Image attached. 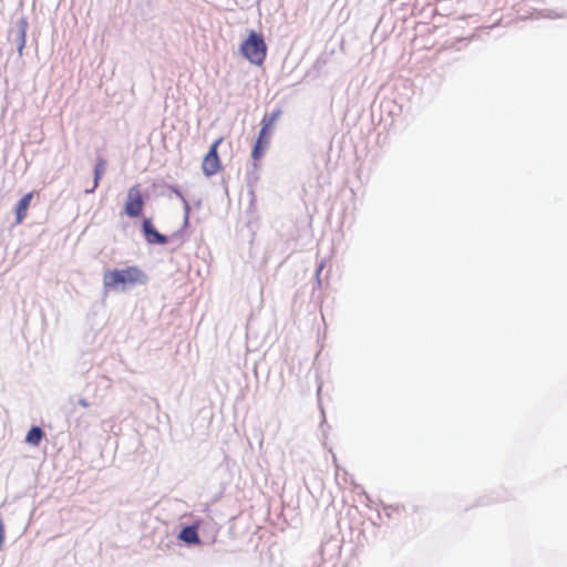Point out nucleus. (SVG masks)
<instances>
[{"label": "nucleus", "instance_id": "obj_8", "mask_svg": "<svg viewBox=\"0 0 567 567\" xmlns=\"http://www.w3.org/2000/svg\"><path fill=\"white\" fill-rule=\"evenodd\" d=\"M199 522H196L192 526L184 527L178 535V538L186 544H200V539L198 536Z\"/></svg>", "mask_w": 567, "mask_h": 567}, {"label": "nucleus", "instance_id": "obj_5", "mask_svg": "<svg viewBox=\"0 0 567 567\" xmlns=\"http://www.w3.org/2000/svg\"><path fill=\"white\" fill-rule=\"evenodd\" d=\"M270 137H271V132L261 127L260 132L258 134V137L256 140V143L251 151V157L255 161H258L264 156L265 152L269 147Z\"/></svg>", "mask_w": 567, "mask_h": 567}, {"label": "nucleus", "instance_id": "obj_13", "mask_svg": "<svg viewBox=\"0 0 567 567\" xmlns=\"http://www.w3.org/2000/svg\"><path fill=\"white\" fill-rule=\"evenodd\" d=\"M175 194L183 199V202L185 204V207H186V210H188L189 209V205H188L187 200L183 197L182 193L176 189Z\"/></svg>", "mask_w": 567, "mask_h": 567}, {"label": "nucleus", "instance_id": "obj_4", "mask_svg": "<svg viewBox=\"0 0 567 567\" xmlns=\"http://www.w3.org/2000/svg\"><path fill=\"white\" fill-rule=\"evenodd\" d=\"M144 208V200L140 185H134L127 190L124 212L130 217H138Z\"/></svg>", "mask_w": 567, "mask_h": 567}, {"label": "nucleus", "instance_id": "obj_12", "mask_svg": "<svg viewBox=\"0 0 567 567\" xmlns=\"http://www.w3.org/2000/svg\"><path fill=\"white\" fill-rule=\"evenodd\" d=\"M25 43H27L25 28H22L19 33V45H18V52L20 55H22Z\"/></svg>", "mask_w": 567, "mask_h": 567}, {"label": "nucleus", "instance_id": "obj_7", "mask_svg": "<svg viewBox=\"0 0 567 567\" xmlns=\"http://www.w3.org/2000/svg\"><path fill=\"white\" fill-rule=\"evenodd\" d=\"M143 233L148 244L165 245L167 243L166 236L159 234L153 226L150 219L143 221Z\"/></svg>", "mask_w": 567, "mask_h": 567}, {"label": "nucleus", "instance_id": "obj_10", "mask_svg": "<svg viewBox=\"0 0 567 567\" xmlns=\"http://www.w3.org/2000/svg\"><path fill=\"white\" fill-rule=\"evenodd\" d=\"M43 437V431L39 426H33L27 434L25 441L33 445L38 446Z\"/></svg>", "mask_w": 567, "mask_h": 567}, {"label": "nucleus", "instance_id": "obj_1", "mask_svg": "<svg viewBox=\"0 0 567 567\" xmlns=\"http://www.w3.org/2000/svg\"><path fill=\"white\" fill-rule=\"evenodd\" d=\"M146 282V276L137 266H130L124 269H109L103 275L105 289L126 290L136 285Z\"/></svg>", "mask_w": 567, "mask_h": 567}, {"label": "nucleus", "instance_id": "obj_6", "mask_svg": "<svg viewBox=\"0 0 567 567\" xmlns=\"http://www.w3.org/2000/svg\"><path fill=\"white\" fill-rule=\"evenodd\" d=\"M34 196L33 192L23 195L14 207L16 225H20L28 216V210L31 205V200Z\"/></svg>", "mask_w": 567, "mask_h": 567}, {"label": "nucleus", "instance_id": "obj_2", "mask_svg": "<svg viewBox=\"0 0 567 567\" xmlns=\"http://www.w3.org/2000/svg\"><path fill=\"white\" fill-rule=\"evenodd\" d=\"M240 51L250 63L261 65L267 55V45L261 34L251 31L241 43Z\"/></svg>", "mask_w": 567, "mask_h": 567}, {"label": "nucleus", "instance_id": "obj_9", "mask_svg": "<svg viewBox=\"0 0 567 567\" xmlns=\"http://www.w3.org/2000/svg\"><path fill=\"white\" fill-rule=\"evenodd\" d=\"M106 171V161L104 158H100L94 168V183L91 189H87L86 193H92L99 185L103 174Z\"/></svg>", "mask_w": 567, "mask_h": 567}, {"label": "nucleus", "instance_id": "obj_11", "mask_svg": "<svg viewBox=\"0 0 567 567\" xmlns=\"http://www.w3.org/2000/svg\"><path fill=\"white\" fill-rule=\"evenodd\" d=\"M281 111L277 110L270 114H266L261 120V127L271 132L272 125L280 117Z\"/></svg>", "mask_w": 567, "mask_h": 567}, {"label": "nucleus", "instance_id": "obj_3", "mask_svg": "<svg viewBox=\"0 0 567 567\" xmlns=\"http://www.w3.org/2000/svg\"><path fill=\"white\" fill-rule=\"evenodd\" d=\"M223 137H218L212 144L209 151L203 158L202 171L204 175L207 177L214 176L223 169L221 161L218 155V147L223 143Z\"/></svg>", "mask_w": 567, "mask_h": 567}]
</instances>
